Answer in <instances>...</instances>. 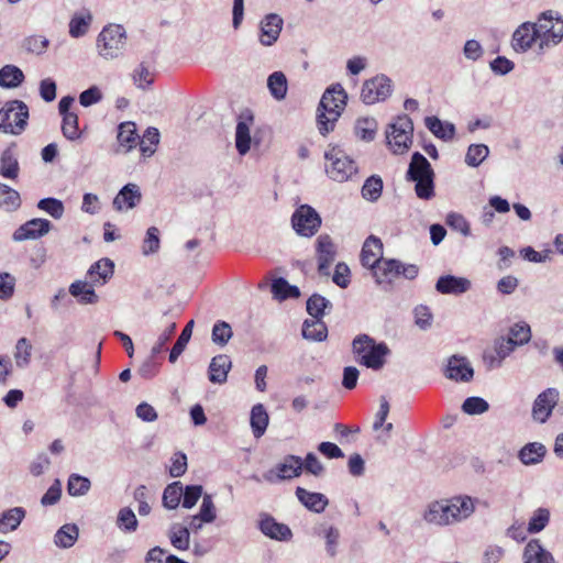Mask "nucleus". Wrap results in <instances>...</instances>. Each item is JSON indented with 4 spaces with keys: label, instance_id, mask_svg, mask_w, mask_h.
Masks as SVG:
<instances>
[{
    "label": "nucleus",
    "instance_id": "nucleus-1",
    "mask_svg": "<svg viewBox=\"0 0 563 563\" xmlns=\"http://www.w3.org/2000/svg\"><path fill=\"white\" fill-rule=\"evenodd\" d=\"M477 499L468 495H455L429 503L423 511V521L432 527H453L470 519L476 509Z\"/></svg>",
    "mask_w": 563,
    "mask_h": 563
},
{
    "label": "nucleus",
    "instance_id": "nucleus-2",
    "mask_svg": "<svg viewBox=\"0 0 563 563\" xmlns=\"http://www.w3.org/2000/svg\"><path fill=\"white\" fill-rule=\"evenodd\" d=\"M347 100V93L340 84L327 88L323 92L317 114L318 130L322 135L334 130L335 123L341 117Z\"/></svg>",
    "mask_w": 563,
    "mask_h": 563
},
{
    "label": "nucleus",
    "instance_id": "nucleus-3",
    "mask_svg": "<svg viewBox=\"0 0 563 563\" xmlns=\"http://www.w3.org/2000/svg\"><path fill=\"white\" fill-rule=\"evenodd\" d=\"M353 353L356 361L374 371L380 369L385 364V357L389 353V349L385 343H376L367 334L357 335L352 342Z\"/></svg>",
    "mask_w": 563,
    "mask_h": 563
},
{
    "label": "nucleus",
    "instance_id": "nucleus-4",
    "mask_svg": "<svg viewBox=\"0 0 563 563\" xmlns=\"http://www.w3.org/2000/svg\"><path fill=\"white\" fill-rule=\"evenodd\" d=\"M539 53L559 45L563 40V18L553 10L542 12L537 22Z\"/></svg>",
    "mask_w": 563,
    "mask_h": 563
},
{
    "label": "nucleus",
    "instance_id": "nucleus-5",
    "mask_svg": "<svg viewBox=\"0 0 563 563\" xmlns=\"http://www.w3.org/2000/svg\"><path fill=\"white\" fill-rule=\"evenodd\" d=\"M434 173L428 159L415 152L409 164L407 178L416 183L415 191L420 199L429 200L434 196Z\"/></svg>",
    "mask_w": 563,
    "mask_h": 563
},
{
    "label": "nucleus",
    "instance_id": "nucleus-6",
    "mask_svg": "<svg viewBox=\"0 0 563 563\" xmlns=\"http://www.w3.org/2000/svg\"><path fill=\"white\" fill-rule=\"evenodd\" d=\"M126 32L121 24H109L97 36L98 55L106 60L121 57L126 46Z\"/></svg>",
    "mask_w": 563,
    "mask_h": 563
},
{
    "label": "nucleus",
    "instance_id": "nucleus-7",
    "mask_svg": "<svg viewBox=\"0 0 563 563\" xmlns=\"http://www.w3.org/2000/svg\"><path fill=\"white\" fill-rule=\"evenodd\" d=\"M412 120L407 114L399 115L386 129L387 145L394 154H404L412 144Z\"/></svg>",
    "mask_w": 563,
    "mask_h": 563
},
{
    "label": "nucleus",
    "instance_id": "nucleus-8",
    "mask_svg": "<svg viewBox=\"0 0 563 563\" xmlns=\"http://www.w3.org/2000/svg\"><path fill=\"white\" fill-rule=\"evenodd\" d=\"M324 158L328 162L325 172L335 181H346L357 172L355 162L339 146L329 148L324 153Z\"/></svg>",
    "mask_w": 563,
    "mask_h": 563
},
{
    "label": "nucleus",
    "instance_id": "nucleus-9",
    "mask_svg": "<svg viewBox=\"0 0 563 563\" xmlns=\"http://www.w3.org/2000/svg\"><path fill=\"white\" fill-rule=\"evenodd\" d=\"M27 118L29 109L23 101H10L0 109V131L8 134H20L26 126Z\"/></svg>",
    "mask_w": 563,
    "mask_h": 563
},
{
    "label": "nucleus",
    "instance_id": "nucleus-10",
    "mask_svg": "<svg viewBox=\"0 0 563 563\" xmlns=\"http://www.w3.org/2000/svg\"><path fill=\"white\" fill-rule=\"evenodd\" d=\"M418 267L413 264H404L398 260H385L373 272V277L378 285L393 283L397 277L404 276L407 279H415L418 276Z\"/></svg>",
    "mask_w": 563,
    "mask_h": 563
},
{
    "label": "nucleus",
    "instance_id": "nucleus-11",
    "mask_svg": "<svg viewBox=\"0 0 563 563\" xmlns=\"http://www.w3.org/2000/svg\"><path fill=\"white\" fill-rule=\"evenodd\" d=\"M393 92V82L386 75H377L363 82L361 100L365 104L385 101Z\"/></svg>",
    "mask_w": 563,
    "mask_h": 563
},
{
    "label": "nucleus",
    "instance_id": "nucleus-12",
    "mask_svg": "<svg viewBox=\"0 0 563 563\" xmlns=\"http://www.w3.org/2000/svg\"><path fill=\"white\" fill-rule=\"evenodd\" d=\"M291 223L299 235L310 238L320 228L321 218L313 208L302 205L294 212Z\"/></svg>",
    "mask_w": 563,
    "mask_h": 563
},
{
    "label": "nucleus",
    "instance_id": "nucleus-13",
    "mask_svg": "<svg viewBox=\"0 0 563 563\" xmlns=\"http://www.w3.org/2000/svg\"><path fill=\"white\" fill-rule=\"evenodd\" d=\"M302 472V460L296 455H287L284 460L276 464L275 467L267 471L263 477L269 483L279 481H288L298 477Z\"/></svg>",
    "mask_w": 563,
    "mask_h": 563
},
{
    "label": "nucleus",
    "instance_id": "nucleus-14",
    "mask_svg": "<svg viewBox=\"0 0 563 563\" xmlns=\"http://www.w3.org/2000/svg\"><path fill=\"white\" fill-rule=\"evenodd\" d=\"M534 45L539 48L538 31L534 22L521 23L512 33L511 47L517 53H526Z\"/></svg>",
    "mask_w": 563,
    "mask_h": 563
},
{
    "label": "nucleus",
    "instance_id": "nucleus-15",
    "mask_svg": "<svg viewBox=\"0 0 563 563\" xmlns=\"http://www.w3.org/2000/svg\"><path fill=\"white\" fill-rule=\"evenodd\" d=\"M559 396L560 394L556 388H548L539 394L532 406L533 419L544 423L558 405Z\"/></svg>",
    "mask_w": 563,
    "mask_h": 563
},
{
    "label": "nucleus",
    "instance_id": "nucleus-16",
    "mask_svg": "<svg viewBox=\"0 0 563 563\" xmlns=\"http://www.w3.org/2000/svg\"><path fill=\"white\" fill-rule=\"evenodd\" d=\"M51 227L52 224L48 220L35 218L20 225L13 232L12 239L15 242L36 240L47 234L51 230Z\"/></svg>",
    "mask_w": 563,
    "mask_h": 563
},
{
    "label": "nucleus",
    "instance_id": "nucleus-17",
    "mask_svg": "<svg viewBox=\"0 0 563 563\" xmlns=\"http://www.w3.org/2000/svg\"><path fill=\"white\" fill-rule=\"evenodd\" d=\"M444 375L451 380L468 383L473 379L474 369L466 357L453 355L448 360Z\"/></svg>",
    "mask_w": 563,
    "mask_h": 563
},
{
    "label": "nucleus",
    "instance_id": "nucleus-18",
    "mask_svg": "<svg viewBox=\"0 0 563 563\" xmlns=\"http://www.w3.org/2000/svg\"><path fill=\"white\" fill-rule=\"evenodd\" d=\"M383 243L382 241L371 235L367 238L363 244L361 252V262L362 265L372 271V273L383 262Z\"/></svg>",
    "mask_w": 563,
    "mask_h": 563
},
{
    "label": "nucleus",
    "instance_id": "nucleus-19",
    "mask_svg": "<svg viewBox=\"0 0 563 563\" xmlns=\"http://www.w3.org/2000/svg\"><path fill=\"white\" fill-rule=\"evenodd\" d=\"M142 200L139 185L130 183L123 186L113 199V208L119 211H129L135 208Z\"/></svg>",
    "mask_w": 563,
    "mask_h": 563
},
{
    "label": "nucleus",
    "instance_id": "nucleus-20",
    "mask_svg": "<svg viewBox=\"0 0 563 563\" xmlns=\"http://www.w3.org/2000/svg\"><path fill=\"white\" fill-rule=\"evenodd\" d=\"M318 271L322 275H329V267L334 261L336 251L332 239L328 234H321L317 239Z\"/></svg>",
    "mask_w": 563,
    "mask_h": 563
},
{
    "label": "nucleus",
    "instance_id": "nucleus-21",
    "mask_svg": "<svg viewBox=\"0 0 563 563\" xmlns=\"http://www.w3.org/2000/svg\"><path fill=\"white\" fill-rule=\"evenodd\" d=\"M284 21L276 13H269L261 21L260 42L264 46H272L279 37Z\"/></svg>",
    "mask_w": 563,
    "mask_h": 563
},
{
    "label": "nucleus",
    "instance_id": "nucleus-22",
    "mask_svg": "<svg viewBox=\"0 0 563 563\" xmlns=\"http://www.w3.org/2000/svg\"><path fill=\"white\" fill-rule=\"evenodd\" d=\"M472 283L465 277L454 275L441 276L435 283V290L442 295H462L471 289Z\"/></svg>",
    "mask_w": 563,
    "mask_h": 563
},
{
    "label": "nucleus",
    "instance_id": "nucleus-23",
    "mask_svg": "<svg viewBox=\"0 0 563 563\" xmlns=\"http://www.w3.org/2000/svg\"><path fill=\"white\" fill-rule=\"evenodd\" d=\"M258 527L263 534L274 540L287 541L292 536L288 526L277 522L268 515L261 518Z\"/></svg>",
    "mask_w": 563,
    "mask_h": 563
},
{
    "label": "nucleus",
    "instance_id": "nucleus-24",
    "mask_svg": "<svg viewBox=\"0 0 563 563\" xmlns=\"http://www.w3.org/2000/svg\"><path fill=\"white\" fill-rule=\"evenodd\" d=\"M522 560L523 563H554L553 555L542 547L538 539H532L527 543Z\"/></svg>",
    "mask_w": 563,
    "mask_h": 563
},
{
    "label": "nucleus",
    "instance_id": "nucleus-25",
    "mask_svg": "<svg viewBox=\"0 0 563 563\" xmlns=\"http://www.w3.org/2000/svg\"><path fill=\"white\" fill-rule=\"evenodd\" d=\"M296 496L306 508L317 514L322 512L329 504L325 495L312 493L302 487H297Z\"/></svg>",
    "mask_w": 563,
    "mask_h": 563
},
{
    "label": "nucleus",
    "instance_id": "nucleus-26",
    "mask_svg": "<svg viewBox=\"0 0 563 563\" xmlns=\"http://www.w3.org/2000/svg\"><path fill=\"white\" fill-rule=\"evenodd\" d=\"M232 363L228 355L220 354L214 356L209 365V379L214 384H223L227 382L228 373Z\"/></svg>",
    "mask_w": 563,
    "mask_h": 563
},
{
    "label": "nucleus",
    "instance_id": "nucleus-27",
    "mask_svg": "<svg viewBox=\"0 0 563 563\" xmlns=\"http://www.w3.org/2000/svg\"><path fill=\"white\" fill-rule=\"evenodd\" d=\"M26 511L22 507H13L0 514V533L8 534L15 531L25 518Z\"/></svg>",
    "mask_w": 563,
    "mask_h": 563
},
{
    "label": "nucleus",
    "instance_id": "nucleus-28",
    "mask_svg": "<svg viewBox=\"0 0 563 563\" xmlns=\"http://www.w3.org/2000/svg\"><path fill=\"white\" fill-rule=\"evenodd\" d=\"M547 448L540 442L526 444L518 453V457L525 465H536L543 461Z\"/></svg>",
    "mask_w": 563,
    "mask_h": 563
},
{
    "label": "nucleus",
    "instance_id": "nucleus-29",
    "mask_svg": "<svg viewBox=\"0 0 563 563\" xmlns=\"http://www.w3.org/2000/svg\"><path fill=\"white\" fill-rule=\"evenodd\" d=\"M69 294L82 305L98 302L93 286L87 282L76 280L69 286Z\"/></svg>",
    "mask_w": 563,
    "mask_h": 563
},
{
    "label": "nucleus",
    "instance_id": "nucleus-30",
    "mask_svg": "<svg viewBox=\"0 0 563 563\" xmlns=\"http://www.w3.org/2000/svg\"><path fill=\"white\" fill-rule=\"evenodd\" d=\"M424 123L432 134L443 141H450L454 137L455 126L453 123L443 122L437 117H427Z\"/></svg>",
    "mask_w": 563,
    "mask_h": 563
},
{
    "label": "nucleus",
    "instance_id": "nucleus-31",
    "mask_svg": "<svg viewBox=\"0 0 563 563\" xmlns=\"http://www.w3.org/2000/svg\"><path fill=\"white\" fill-rule=\"evenodd\" d=\"M267 88L275 100H284L288 91L286 75L279 70L272 73L267 78Z\"/></svg>",
    "mask_w": 563,
    "mask_h": 563
},
{
    "label": "nucleus",
    "instance_id": "nucleus-32",
    "mask_svg": "<svg viewBox=\"0 0 563 563\" xmlns=\"http://www.w3.org/2000/svg\"><path fill=\"white\" fill-rule=\"evenodd\" d=\"M247 121H239L235 129V146L240 155H245L251 148V133L250 125L253 121V117L250 115Z\"/></svg>",
    "mask_w": 563,
    "mask_h": 563
},
{
    "label": "nucleus",
    "instance_id": "nucleus-33",
    "mask_svg": "<svg viewBox=\"0 0 563 563\" xmlns=\"http://www.w3.org/2000/svg\"><path fill=\"white\" fill-rule=\"evenodd\" d=\"M113 263L109 258H102L96 262L88 269V276L95 284H104L113 274Z\"/></svg>",
    "mask_w": 563,
    "mask_h": 563
},
{
    "label": "nucleus",
    "instance_id": "nucleus-34",
    "mask_svg": "<svg viewBox=\"0 0 563 563\" xmlns=\"http://www.w3.org/2000/svg\"><path fill=\"white\" fill-rule=\"evenodd\" d=\"M328 329L321 319L306 320L302 324V336L306 340L321 342L327 339Z\"/></svg>",
    "mask_w": 563,
    "mask_h": 563
},
{
    "label": "nucleus",
    "instance_id": "nucleus-35",
    "mask_svg": "<svg viewBox=\"0 0 563 563\" xmlns=\"http://www.w3.org/2000/svg\"><path fill=\"white\" fill-rule=\"evenodd\" d=\"M23 71L15 65H5L0 69V87L13 89L24 81Z\"/></svg>",
    "mask_w": 563,
    "mask_h": 563
},
{
    "label": "nucleus",
    "instance_id": "nucleus-36",
    "mask_svg": "<svg viewBox=\"0 0 563 563\" xmlns=\"http://www.w3.org/2000/svg\"><path fill=\"white\" fill-rule=\"evenodd\" d=\"M268 413L262 404L255 405L251 410V428L255 438H261L268 426Z\"/></svg>",
    "mask_w": 563,
    "mask_h": 563
},
{
    "label": "nucleus",
    "instance_id": "nucleus-37",
    "mask_svg": "<svg viewBox=\"0 0 563 563\" xmlns=\"http://www.w3.org/2000/svg\"><path fill=\"white\" fill-rule=\"evenodd\" d=\"M79 530L76 525L67 523L60 527L54 536V542L58 548H71L77 541Z\"/></svg>",
    "mask_w": 563,
    "mask_h": 563
},
{
    "label": "nucleus",
    "instance_id": "nucleus-38",
    "mask_svg": "<svg viewBox=\"0 0 563 563\" xmlns=\"http://www.w3.org/2000/svg\"><path fill=\"white\" fill-rule=\"evenodd\" d=\"M92 21V15L89 11L75 13L69 21V35L74 38L84 36L89 29Z\"/></svg>",
    "mask_w": 563,
    "mask_h": 563
},
{
    "label": "nucleus",
    "instance_id": "nucleus-39",
    "mask_svg": "<svg viewBox=\"0 0 563 563\" xmlns=\"http://www.w3.org/2000/svg\"><path fill=\"white\" fill-rule=\"evenodd\" d=\"M168 538L172 545L180 551L189 549L190 545V532L187 527L179 523H174L168 531Z\"/></svg>",
    "mask_w": 563,
    "mask_h": 563
},
{
    "label": "nucleus",
    "instance_id": "nucleus-40",
    "mask_svg": "<svg viewBox=\"0 0 563 563\" xmlns=\"http://www.w3.org/2000/svg\"><path fill=\"white\" fill-rule=\"evenodd\" d=\"M377 121L374 118H360L355 122L354 131L358 139L371 142L377 132Z\"/></svg>",
    "mask_w": 563,
    "mask_h": 563
},
{
    "label": "nucleus",
    "instance_id": "nucleus-41",
    "mask_svg": "<svg viewBox=\"0 0 563 563\" xmlns=\"http://www.w3.org/2000/svg\"><path fill=\"white\" fill-rule=\"evenodd\" d=\"M194 324H195L194 320H190L186 324L184 330L181 331L176 343L174 344L173 349L170 350V353H169V362L170 363H175L178 360V357L181 355V353L185 351V349L192 335Z\"/></svg>",
    "mask_w": 563,
    "mask_h": 563
},
{
    "label": "nucleus",
    "instance_id": "nucleus-42",
    "mask_svg": "<svg viewBox=\"0 0 563 563\" xmlns=\"http://www.w3.org/2000/svg\"><path fill=\"white\" fill-rule=\"evenodd\" d=\"M21 206V198L16 190L0 183V207L7 211H15Z\"/></svg>",
    "mask_w": 563,
    "mask_h": 563
},
{
    "label": "nucleus",
    "instance_id": "nucleus-43",
    "mask_svg": "<svg viewBox=\"0 0 563 563\" xmlns=\"http://www.w3.org/2000/svg\"><path fill=\"white\" fill-rule=\"evenodd\" d=\"M133 84L142 90H147L154 81V73L145 63H141L132 73Z\"/></svg>",
    "mask_w": 563,
    "mask_h": 563
},
{
    "label": "nucleus",
    "instance_id": "nucleus-44",
    "mask_svg": "<svg viewBox=\"0 0 563 563\" xmlns=\"http://www.w3.org/2000/svg\"><path fill=\"white\" fill-rule=\"evenodd\" d=\"M117 526L121 531L125 533L135 532L139 526V521L134 511L129 507L121 508L118 512Z\"/></svg>",
    "mask_w": 563,
    "mask_h": 563
},
{
    "label": "nucleus",
    "instance_id": "nucleus-45",
    "mask_svg": "<svg viewBox=\"0 0 563 563\" xmlns=\"http://www.w3.org/2000/svg\"><path fill=\"white\" fill-rule=\"evenodd\" d=\"M183 496V484L180 482H174L166 486L163 493V505L167 509H176Z\"/></svg>",
    "mask_w": 563,
    "mask_h": 563
},
{
    "label": "nucleus",
    "instance_id": "nucleus-46",
    "mask_svg": "<svg viewBox=\"0 0 563 563\" xmlns=\"http://www.w3.org/2000/svg\"><path fill=\"white\" fill-rule=\"evenodd\" d=\"M489 148L485 144H472L468 146L465 163L471 167H478L488 156Z\"/></svg>",
    "mask_w": 563,
    "mask_h": 563
},
{
    "label": "nucleus",
    "instance_id": "nucleus-47",
    "mask_svg": "<svg viewBox=\"0 0 563 563\" xmlns=\"http://www.w3.org/2000/svg\"><path fill=\"white\" fill-rule=\"evenodd\" d=\"M331 307V302L319 294H313L307 301V311L313 319H321L325 309Z\"/></svg>",
    "mask_w": 563,
    "mask_h": 563
},
{
    "label": "nucleus",
    "instance_id": "nucleus-48",
    "mask_svg": "<svg viewBox=\"0 0 563 563\" xmlns=\"http://www.w3.org/2000/svg\"><path fill=\"white\" fill-rule=\"evenodd\" d=\"M90 486L91 483L89 478L78 474H71L68 477L67 492L74 497L84 496L89 492Z\"/></svg>",
    "mask_w": 563,
    "mask_h": 563
},
{
    "label": "nucleus",
    "instance_id": "nucleus-49",
    "mask_svg": "<svg viewBox=\"0 0 563 563\" xmlns=\"http://www.w3.org/2000/svg\"><path fill=\"white\" fill-rule=\"evenodd\" d=\"M506 339L512 341L516 347L521 346L531 339L530 327L525 322L516 323L509 329V334Z\"/></svg>",
    "mask_w": 563,
    "mask_h": 563
},
{
    "label": "nucleus",
    "instance_id": "nucleus-50",
    "mask_svg": "<svg viewBox=\"0 0 563 563\" xmlns=\"http://www.w3.org/2000/svg\"><path fill=\"white\" fill-rule=\"evenodd\" d=\"M383 190V180L379 176H371L367 178L362 187V196L368 201H376Z\"/></svg>",
    "mask_w": 563,
    "mask_h": 563
},
{
    "label": "nucleus",
    "instance_id": "nucleus-51",
    "mask_svg": "<svg viewBox=\"0 0 563 563\" xmlns=\"http://www.w3.org/2000/svg\"><path fill=\"white\" fill-rule=\"evenodd\" d=\"M49 45L48 38L42 35H30L22 41V47L27 53L42 55Z\"/></svg>",
    "mask_w": 563,
    "mask_h": 563
},
{
    "label": "nucleus",
    "instance_id": "nucleus-52",
    "mask_svg": "<svg viewBox=\"0 0 563 563\" xmlns=\"http://www.w3.org/2000/svg\"><path fill=\"white\" fill-rule=\"evenodd\" d=\"M550 521V511L547 508H538L528 522V532L538 533L542 531Z\"/></svg>",
    "mask_w": 563,
    "mask_h": 563
},
{
    "label": "nucleus",
    "instance_id": "nucleus-53",
    "mask_svg": "<svg viewBox=\"0 0 563 563\" xmlns=\"http://www.w3.org/2000/svg\"><path fill=\"white\" fill-rule=\"evenodd\" d=\"M159 143V132L156 128H148L140 143V150L144 156H152Z\"/></svg>",
    "mask_w": 563,
    "mask_h": 563
},
{
    "label": "nucleus",
    "instance_id": "nucleus-54",
    "mask_svg": "<svg viewBox=\"0 0 563 563\" xmlns=\"http://www.w3.org/2000/svg\"><path fill=\"white\" fill-rule=\"evenodd\" d=\"M137 139L135 124L133 122H124L119 125L118 141L121 145L132 148Z\"/></svg>",
    "mask_w": 563,
    "mask_h": 563
},
{
    "label": "nucleus",
    "instance_id": "nucleus-55",
    "mask_svg": "<svg viewBox=\"0 0 563 563\" xmlns=\"http://www.w3.org/2000/svg\"><path fill=\"white\" fill-rule=\"evenodd\" d=\"M62 133L69 141H76L80 137L78 115L76 113L63 117Z\"/></svg>",
    "mask_w": 563,
    "mask_h": 563
},
{
    "label": "nucleus",
    "instance_id": "nucleus-56",
    "mask_svg": "<svg viewBox=\"0 0 563 563\" xmlns=\"http://www.w3.org/2000/svg\"><path fill=\"white\" fill-rule=\"evenodd\" d=\"M32 346L25 338H21L15 345L14 358L15 364L20 368H24L30 364Z\"/></svg>",
    "mask_w": 563,
    "mask_h": 563
},
{
    "label": "nucleus",
    "instance_id": "nucleus-57",
    "mask_svg": "<svg viewBox=\"0 0 563 563\" xmlns=\"http://www.w3.org/2000/svg\"><path fill=\"white\" fill-rule=\"evenodd\" d=\"M231 325L225 321H218L212 328V341L218 345H225L232 338Z\"/></svg>",
    "mask_w": 563,
    "mask_h": 563
},
{
    "label": "nucleus",
    "instance_id": "nucleus-58",
    "mask_svg": "<svg viewBox=\"0 0 563 563\" xmlns=\"http://www.w3.org/2000/svg\"><path fill=\"white\" fill-rule=\"evenodd\" d=\"M19 164L13 155L9 152H4L1 157L0 174L4 178L14 179L18 176Z\"/></svg>",
    "mask_w": 563,
    "mask_h": 563
},
{
    "label": "nucleus",
    "instance_id": "nucleus-59",
    "mask_svg": "<svg viewBox=\"0 0 563 563\" xmlns=\"http://www.w3.org/2000/svg\"><path fill=\"white\" fill-rule=\"evenodd\" d=\"M489 409L488 402L481 397H468L462 405V410L467 415H482Z\"/></svg>",
    "mask_w": 563,
    "mask_h": 563
},
{
    "label": "nucleus",
    "instance_id": "nucleus-60",
    "mask_svg": "<svg viewBox=\"0 0 563 563\" xmlns=\"http://www.w3.org/2000/svg\"><path fill=\"white\" fill-rule=\"evenodd\" d=\"M38 209L47 212L54 219H60L64 214V205L55 198H44L37 203Z\"/></svg>",
    "mask_w": 563,
    "mask_h": 563
},
{
    "label": "nucleus",
    "instance_id": "nucleus-61",
    "mask_svg": "<svg viewBox=\"0 0 563 563\" xmlns=\"http://www.w3.org/2000/svg\"><path fill=\"white\" fill-rule=\"evenodd\" d=\"M159 230L156 227H151L146 231L145 239L143 241L142 252L144 255L156 253L159 249Z\"/></svg>",
    "mask_w": 563,
    "mask_h": 563
},
{
    "label": "nucleus",
    "instance_id": "nucleus-62",
    "mask_svg": "<svg viewBox=\"0 0 563 563\" xmlns=\"http://www.w3.org/2000/svg\"><path fill=\"white\" fill-rule=\"evenodd\" d=\"M196 516L199 517L202 521H205V523H211L216 520L217 510L212 497L210 495L206 494L202 496L200 510Z\"/></svg>",
    "mask_w": 563,
    "mask_h": 563
},
{
    "label": "nucleus",
    "instance_id": "nucleus-63",
    "mask_svg": "<svg viewBox=\"0 0 563 563\" xmlns=\"http://www.w3.org/2000/svg\"><path fill=\"white\" fill-rule=\"evenodd\" d=\"M202 496L201 485H188L183 487V507L191 509Z\"/></svg>",
    "mask_w": 563,
    "mask_h": 563
},
{
    "label": "nucleus",
    "instance_id": "nucleus-64",
    "mask_svg": "<svg viewBox=\"0 0 563 563\" xmlns=\"http://www.w3.org/2000/svg\"><path fill=\"white\" fill-rule=\"evenodd\" d=\"M413 314H415V323L421 330H427L431 327L432 313H431L429 307L419 305L415 308Z\"/></svg>",
    "mask_w": 563,
    "mask_h": 563
}]
</instances>
